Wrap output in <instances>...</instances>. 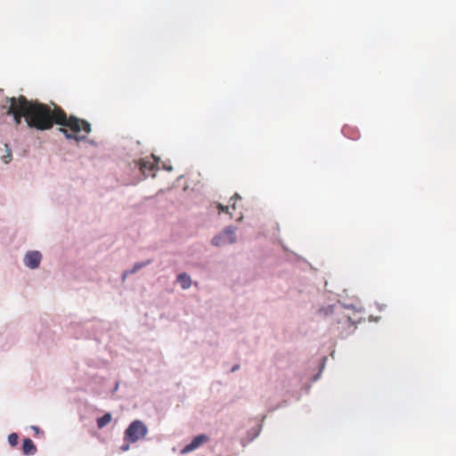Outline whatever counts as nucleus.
Segmentation results:
<instances>
[{
	"label": "nucleus",
	"instance_id": "nucleus-13",
	"mask_svg": "<svg viewBox=\"0 0 456 456\" xmlns=\"http://www.w3.org/2000/svg\"><path fill=\"white\" fill-rule=\"evenodd\" d=\"M150 263H151V260H148L146 262H142V263H136L131 270L124 273L123 279H125L126 277V275H128V274H134L136 271H138L139 269H141L143 266H146Z\"/></svg>",
	"mask_w": 456,
	"mask_h": 456
},
{
	"label": "nucleus",
	"instance_id": "nucleus-4",
	"mask_svg": "<svg viewBox=\"0 0 456 456\" xmlns=\"http://www.w3.org/2000/svg\"><path fill=\"white\" fill-rule=\"evenodd\" d=\"M147 427L140 420L133 421L125 432L126 439L130 443H135L143 438L147 434Z\"/></svg>",
	"mask_w": 456,
	"mask_h": 456
},
{
	"label": "nucleus",
	"instance_id": "nucleus-10",
	"mask_svg": "<svg viewBox=\"0 0 456 456\" xmlns=\"http://www.w3.org/2000/svg\"><path fill=\"white\" fill-rule=\"evenodd\" d=\"M240 200V196L238 193H235L232 197H231L230 201L232 204L230 206H224L221 203H216V208H218L219 212L229 213V208H232L233 210L236 209V200Z\"/></svg>",
	"mask_w": 456,
	"mask_h": 456
},
{
	"label": "nucleus",
	"instance_id": "nucleus-18",
	"mask_svg": "<svg viewBox=\"0 0 456 456\" xmlns=\"http://www.w3.org/2000/svg\"><path fill=\"white\" fill-rule=\"evenodd\" d=\"M35 428V432L38 431V428Z\"/></svg>",
	"mask_w": 456,
	"mask_h": 456
},
{
	"label": "nucleus",
	"instance_id": "nucleus-15",
	"mask_svg": "<svg viewBox=\"0 0 456 456\" xmlns=\"http://www.w3.org/2000/svg\"><path fill=\"white\" fill-rule=\"evenodd\" d=\"M121 449L122 451H126L128 449V445H123Z\"/></svg>",
	"mask_w": 456,
	"mask_h": 456
},
{
	"label": "nucleus",
	"instance_id": "nucleus-2",
	"mask_svg": "<svg viewBox=\"0 0 456 456\" xmlns=\"http://www.w3.org/2000/svg\"><path fill=\"white\" fill-rule=\"evenodd\" d=\"M56 125L61 126L59 130L67 139H72L77 142L86 138L91 133V125L85 119L78 118L74 116L68 117L66 112L61 109L56 113Z\"/></svg>",
	"mask_w": 456,
	"mask_h": 456
},
{
	"label": "nucleus",
	"instance_id": "nucleus-14",
	"mask_svg": "<svg viewBox=\"0 0 456 456\" xmlns=\"http://www.w3.org/2000/svg\"><path fill=\"white\" fill-rule=\"evenodd\" d=\"M18 435L16 433H12L8 436V442L12 446H16L18 444Z\"/></svg>",
	"mask_w": 456,
	"mask_h": 456
},
{
	"label": "nucleus",
	"instance_id": "nucleus-7",
	"mask_svg": "<svg viewBox=\"0 0 456 456\" xmlns=\"http://www.w3.org/2000/svg\"><path fill=\"white\" fill-rule=\"evenodd\" d=\"M41 258L42 255L39 251H29L24 257L25 265L31 269L37 268L40 265Z\"/></svg>",
	"mask_w": 456,
	"mask_h": 456
},
{
	"label": "nucleus",
	"instance_id": "nucleus-17",
	"mask_svg": "<svg viewBox=\"0 0 456 456\" xmlns=\"http://www.w3.org/2000/svg\"><path fill=\"white\" fill-rule=\"evenodd\" d=\"M343 132H344V134H347V133H348V128L345 127V128H344V130H343Z\"/></svg>",
	"mask_w": 456,
	"mask_h": 456
},
{
	"label": "nucleus",
	"instance_id": "nucleus-3",
	"mask_svg": "<svg viewBox=\"0 0 456 456\" xmlns=\"http://www.w3.org/2000/svg\"><path fill=\"white\" fill-rule=\"evenodd\" d=\"M5 101L10 104L6 114L13 117L16 125L21 123L22 118H25L27 120L28 99L24 95H20L19 97H6Z\"/></svg>",
	"mask_w": 456,
	"mask_h": 456
},
{
	"label": "nucleus",
	"instance_id": "nucleus-8",
	"mask_svg": "<svg viewBox=\"0 0 456 456\" xmlns=\"http://www.w3.org/2000/svg\"><path fill=\"white\" fill-rule=\"evenodd\" d=\"M209 438L206 435H199L195 436L192 441L187 444L183 450V453L190 452L199 448L202 444L208 442Z\"/></svg>",
	"mask_w": 456,
	"mask_h": 456
},
{
	"label": "nucleus",
	"instance_id": "nucleus-6",
	"mask_svg": "<svg viewBox=\"0 0 456 456\" xmlns=\"http://www.w3.org/2000/svg\"><path fill=\"white\" fill-rule=\"evenodd\" d=\"M158 162L159 159L152 155L151 158L140 159L138 165L140 170L144 175H150V173L154 170Z\"/></svg>",
	"mask_w": 456,
	"mask_h": 456
},
{
	"label": "nucleus",
	"instance_id": "nucleus-5",
	"mask_svg": "<svg viewBox=\"0 0 456 456\" xmlns=\"http://www.w3.org/2000/svg\"><path fill=\"white\" fill-rule=\"evenodd\" d=\"M235 240L236 238L233 231L226 229L222 234L214 237L212 243L215 246H222L225 244H232L235 242Z\"/></svg>",
	"mask_w": 456,
	"mask_h": 456
},
{
	"label": "nucleus",
	"instance_id": "nucleus-16",
	"mask_svg": "<svg viewBox=\"0 0 456 456\" xmlns=\"http://www.w3.org/2000/svg\"><path fill=\"white\" fill-rule=\"evenodd\" d=\"M238 369H239V366H238V365H236V366L232 367V371H235V370H238Z\"/></svg>",
	"mask_w": 456,
	"mask_h": 456
},
{
	"label": "nucleus",
	"instance_id": "nucleus-19",
	"mask_svg": "<svg viewBox=\"0 0 456 456\" xmlns=\"http://www.w3.org/2000/svg\"><path fill=\"white\" fill-rule=\"evenodd\" d=\"M35 428V432L38 431V428Z\"/></svg>",
	"mask_w": 456,
	"mask_h": 456
},
{
	"label": "nucleus",
	"instance_id": "nucleus-1",
	"mask_svg": "<svg viewBox=\"0 0 456 456\" xmlns=\"http://www.w3.org/2000/svg\"><path fill=\"white\" fill-rule=\"evenodd\" d=\"M27 123L29 127L37 130H48L56 124V113L61 110L60 106L53 105V109L50 106L28 100L27 104Z\"/></svg>",
	"mask_w": 456,
	"mask_h": 456
},
{
	"label": "nucleus",
	"instance_id": "nucleus-11",
	"mask_svg": "<svg viewBox=\"0 0 456 456\" xmlns=\"http://www.w3.org/2000/svg\"><path fill=\"white\" fill-rule=\"evenodd\" d=\"M177 281L180 283L183 289H187L191 286V279L185 273H182L177 276Z\"/></svg>",
	"mask_w": 456,
	"mask_h": 456
},
{
	"label": "nucleus",
	"instance_id": "nucleus-12",
	"mask_svg": "<svg viewBox=\"0 0 456 456\" xmlns=\"http://www.w3.org/2000/svg\"><path fill=\"white\" fill-rule=\"evenodd\" d=\"M112 419V416L110 413L107 412L102 417L97 419V427L98 428H103L108 424L110 423Z\"/></svg>",
	"mask_w": 456,
	"mask_h": 456
},
{
	"label": "nucleus",
	"instance_id": "nucleus-9",
	"mask_svg": "<svg viewBox=\"0 0 456 456\" xmlns=\"http://www.w3.org/2000/svg\"><path fill=\"white\" fill-rule=\"evenodd\" d=\"M22 452L25 455H34L37 452V447L30 438L23 440Z\"/></svg>",
	"mask_w": 456,
	"mask_h": 456
}]
</instances>
